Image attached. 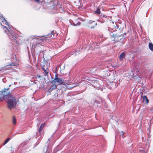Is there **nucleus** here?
<instances>
[{"label": "nucleus", "mask_w": 153, "mask_h": 153, "mask_svg": "<svg viewBox=\"0 0 153 153\" xmlns=\"http://www.w3.org/2000/svg\"><path fill=\"white\" fill-rule=\"evenodd\" d=\"M13 123L14 124H15L16 123V120L14 117L13 118Z\"/></svg>", "instance_id": "9b49d317"}, {"label": "nucleus", "mask_w": 153, "mask_h": 153, "mask_svg": "<svg viewBox=\"0 0 153 153\" xmlns=\"http://www.w3.org/2000/svg\"><path fill=\"white\" fill-rule=\"evenodd\" d=\"M53 82L55 83L57 82L58 85L62 84L63 82L61 79L58 78H55Z\"/></svg>", "instance_id": "20e7f679"}, {"label": "nucleus", "mask_w": 153, "mask_h": 153, "mask_svg": "<svg viewBox=\"0 0 153 153\" xmlns=\"http://www.w3.org/2000/svg\"><path fill=\"white\" fill-rule=\"evenodd\" d=\"M10 138H8L7 139H6L5 141L7 143L10 140Z\"/></svg>", "instance_id": "f3484780"}, {"label": "nucleus", "mask_w": 153, "mask_h": 153, "mask_svg": "<svg viewBox=\"0 0 153 153\" xmlns=\"http://www.w3.org/2000/svg\"><path fill=\"white\" fill-rule=\"evenodd\" d=\"M17 64H16V65H14V64L12 63V64H10L9 66H13V65H15V66H17Z\"/></svg>", "instance_id": "a211bd4d"}, {"label": "nucleus", "mask_w": 153, "mask_h": 153, "mask_svg": "<svg viewBox=\"0 0 153 153\" xmlns=\"http://www.w3.org/2000/svg\"><path fill=\"white\" fill-rule=\"evenodd\" d=\"M149 49L152 51H153V44L151 43L149 44Z\"/></svg>", "instance_id": "1a4fd4ad"}, {"label": "nucleus", "mask_w": 153, "mask_h": 153, "mask_svg": "<svg viewBox=\"0 0 153 153\" xmlns=\"http://www.w3.org/2000/svg\"><path fill=\"white\" fill-rule=\"evenodd\" d=\"M143 101L144 102L148 103L149 102L148 100V99L146 96H144L143 97Z\"/></svg>", "instance_id": "0eeeda50"}, {"label": "nucleus", "mask_w": 153, "mask_h": 153, "mask_svg": "<svg viewBox=\"0 0 153 153\" xmlns=\"http://www.w3.org/2000/svg\"><path fill=\"white\" fill-rule=\"evenodd\" d=\"M125 52H122L120 55L119 58L120 60H122L123 58L125 57Z\"/></svg>", "instance_id": "39448f33"}, {"label": "nucleus", "mask_w": 153, "mask_h": 153, "mask_svg": "<svg viewBox=\"0 0 153 153\" xmlns=\"http://www.w3.org/2000/svg\"><path fill=\"white\" fill-rule=\"evenodd\" d=\"M7 143L5 141V143H4V145L6 143Z\"/></svg>", "instance_id": "412c9836"}, {"label": "nucleus", "mask_w": 153, "mask_h": 153, "mask_svg": "<svg viewBox=\"0 0 153 153\" xmlns=\"http://www.w3.org/2000/svg\"><path fill=\"white\" fill-rule=\"evenodd\" d=\"M7 143L5 141V143H4V145L6 143Z\"/></svg>", "instance_id": "aec40b11"}, {"label": "nucleus", "mask_w": 153, "mask_h": 153, "mask_svg": "<svg viewBox=\"0 0 153 153\" xmlns=\"http://www.w3.org/2000/svg\"><path fill=\"white\" fill-rule=\"evenodd\" d=\"M44 126L45 124L44 123H42L41 125L39 130V132L40 133H41L43 127Z\"/></svg>", "instance_id": "6e6552de"}, {"label": "nucleus", "mask_w": 153, "mask_h": 153, "mask_svg": "<svg viewBox=\"0 0 153 153\" xmlns=\"http://www.w3.org/2000/svg\"><path fill=\"white\" fill-rule=\"evenodd\" d=\"M100 10L99 9H97L96 11H95V13H97L98 14H99L100 13Z\"/></svg>", "instance_id": "4468645a"}, {"label": "nucleus", "mask_w": 153, "mask_h": 153, "mask_svg": "<svg viewBox=\"0 0 153 153\" xmlns=\"http://www.w3.org/2000/svg\"><path fill=\"white\" fill-rule=\"evenodd\" d=\"M54 31H52L50 33L48 34L47 36V37L49 38H53L54 36Z\"/></svg>", "instance_id": "423d86ee"}, {"label": "nucleus", "mask_w": 153, "mask_h": 153, "mask_svg": "<svg viewBox=\"0 0 153 153\" xmlns=\"http://www.w3.org/2000/svg\"><path fill=\"white\" fill-rule=\"evenodd\" d=\"M120 136H121L123 137L124 138L125 137L124 136H123V135L124 134H125V133L123 132V131L120 132Z\"/></svg>", "instance_id": "ddd939ff"}, {"label": "nucleus", "mask_w": 153, "mask_h": 153, "mask_svg": "<svg viewBox=\"0 0 153 153\" xmlns=\"http://www.w3.org/2000/svg\"><path fill=\"white\" fill-rule=\"evenodd\" d=\"M94 21L91 22V21H89L88 22V23H89V24H91V23H94Z\"/></svg>", "instance_id": "6ab92c4d"}, {"label": "nucleus", "mask_w": 153, "mask_h": 153, "mask_svg": "<svg viewBox=\"0 0 153 153\" xmlns=\"http://www.w3.org/2000/svg\"><path fill=\"white\" fill-rule=\"evenodd\" d=\"M42 69L43 70V71H44V72L47 75V74L48 73V70L47 68L45 69L43 67L42 68Z\"/></svg>", "instance_id": "9d476101"}, {"label": "nucleus", "mask_w": 153, "mask_h": 153, "mask_svg": "<svg viewBox=\"0 0 153 153\" xmlns=\"http://www.w3.org/2000/svg\"><path fill=\"white\" fill-rule=\"evenodd\" d=\"M41 40V39H40L39 38H38L37 39H35V40H36L35 41L36 42L38 41V42H40V40Z\"/></svg>", "instance_id": "dca6fc26"}, {"label": "nucleus", "mask_w": 153, "mask_h": 153, "mask_svg": "<svg viewBox=\"0 0 153 153\" xmlns=\"http://www.w3.org/2000/svg\"><path fill=\"white\" fill-rule=\"evenodd\" d=\"M6 89H4L2 92H0V100L4 98L6 96H7L6 92Z\"/></svg>", "instance_id": "7ed1b4c3"}, {"label": "nucleus", "mask_w": 153, "mask_h": 153, "mask_svg": "<svg viewBox=\"0 0 153 153\" xmlns=\"http://www.w3.org/2000/svg\"><path fill=\"white\" fill-rule=\"evenodd\" d=\"M44 0H35V1L37 2H43Z\"/></svg>", "instance_id": "2eb2a0df"}, {"label": "nucleus", "mask_w": 153, "mask_h": 153, "mask_svg": "<svg viewBox=\"0 0 153 153\" xmlns=\"http://www.w3.org/2000/svg\"><path fill=\"white\" fill-rule=\"evenodd\" d=\"M0 18L1 19L2 18L3 19L2 22H3L4 24L7 25L8 26L9 30L6 27L4 26H3V28L4 30L5 33H7L10 39L14 41L15 42L16 39V36L14 33L12 29V26L9 24L7 21L3 17L1 14H0Z\"/></svg>", "instance_id": "f257e3e1"}, {"label": "nucleus", "mask_w": 153, "mask_h": 153, "mask_svg": "<svg viewBox=\"0 0 153 153\" xmlns=\"http://www.w3.org/2000/svg\"><path fill=\"white\" fill-rule=\"evenodd\" d=\"M94 25H97V23H95V24H94Z\"/></svg>", "instance_id": "4be33fe9"}, {"label": "nucleus", "mask_w": 153, "mask_h": 153, "mask_svg": "<svg viewBox=\"0 0 153 153\" xmlns=\"http://www.w3.org/2000/svg\"><path fill=\"white\" fill-rule=\"evenodd\" d=\"M7 104L8 107L10 109H11L16 105L18 101V100L15 99L11 95H9L8 96Z\"/></svg>", "instance_id": "f03ea898"}, {"label": "nucleus", "mask_w": 153, "mask_h": 153, "mask_svg": "<svg viewBox=\"0 0 153 153\" xmlns=\"http://www.w3.org/2000/svg\"><path fill=\"white\" fill-rule=\"evenodd\" d=\"M133 0H132V1H133Z\"/></svg>", "instance_id": "5701e85b"}, {"label": "nucleus", "mask_w": 153, "mask_h": 153, "mask_svg": "<svg viewBox=\"0 0 153 153\" xmlns=\"http://www.w3.org/2000/svg\"><path fill=\"white\" fill-rule=\"evenodd\" d=\"M101 102V100H100V101H98L97 100H96L94 102V104L95 105H96L95 104H96L100 103V102Z\"/></svg>", "instance_id": "f8f14e48"}]
</instances>
